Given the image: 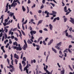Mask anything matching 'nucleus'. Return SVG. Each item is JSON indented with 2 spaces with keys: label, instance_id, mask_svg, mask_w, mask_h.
Wrapping results in <instances>:
<instances>
[{
  "label": "nucleus",
  "instance_id": "f257e3e1",
  "mask_svg": "<svg viewBox=\"0 0 74 74\" xmlns=\"http://www.w3.org/2000/svg\"><path fill=\"white\" fill-rule=\"evenodd\" d=\"M62 42H59L57 44V45L55 47L57 49H58V50H60V47L61 46L62 44Z\"/></svg>",
  "mask_w": 74,
  "mask_h": 74
},
{
  "label": "nucleus",
  "instance_id": "f03ea898",
  "mask_svg": "<svg viewBox=\"0 0 74 74\" xmlns=\"http://www.w3.org/2000/svg\"><path fill=\"white\" fill-rule=\"evenodd\" d=\"M9 4V3H7L6 5V8L5 9V12H6L8 11V5Z\"/></svg>",
  "mask_w": 74,
  "mask_h": 74
},
{
  "label": "nucleus",
  "instance_id": "7ed1b4c3",
  "mask_svg": "<svg viewBox=\"0 0 74 74\" xmlns=\"http://www.w3.org/2000/svg\"><path fill=\"white\" fill-rule=\"evenodd\" d=\"M17 5V3H14L13 2L11 5V7H15Z\"/></svg>",
  "mask_w": 74,
  "mask_h": 74
},
{
  "label": "nucleus",
  "instance_id": "20e7f679",
  "mask_svg": "<svg viewBox=\"0 0 74 74\" xmlns=\"http://www.w3.org/2000/svg\"><path fill=\"white\" fill-rule=\"evenodd\" d=\"M31 35H34L33 34H36V31H32L30 32Z\"/></svg>",
  "mask_w": 74,
  "mask_h": 74
},
{
  "label": "nucleus",
  "instance_id": "39448f33",
  "mask_svg": "<svg viewBox=\"0 0 74 74\" xmlns=\"http://www.w3.org/2000/svg\"><path fill=\"white\" fill-rule=\"evenodd\" d=\"M70 19L71 20H70V21L74 25V19L72 18L71 17Z\"/></svg>",
  "mask_w": 74,
  "mask_h": 74
},
{
  "label": "nucleus",
  "instance_id": "423d86ee",
  "mask_svg": "<svg viewBox=\"0 0 74 74\" xmlns=\"http://www.w3.org/2000/svg\"><path fill=\"white\" fill-rule=\"evenodd\" d=\"M27 48V45H24L23 47V49L24 50H26V48Z\"/></svg>",
  "mask_w": 74,
  "mask_h": 74
},
{
  "label": "nucleus",
  "instance_id": "0eeeda50",
  "mask_svg": "<svg viewBox=\"0 0 74 74\" xmlns=\"http://www.w3.org/2000/svg\"><path fill=\"white\" fill-rule=\"evenodd\" d=\"M14 58H16L17 59H19V56L16 54L15 53L14 55Z\"/></svg>",
  "mask_w": 74,
  "mask_h": 74
},
{
  "label": "nucleus",
  "instance_id": "6e6552de",
  "mask_svg": "<svg viewBox=\"0 0 74 74\" xmlns=\"http://www.w3.org/2000/svg\"><path fill=\"white\" fill-rule=\"evenodd\" d=\"M22 66L21 65V63H19V69L21 71H22L23 70H22Z\"/></svg>",
  "mask_w": 74,
  "mask_h": 74
},
{
  "label": "nucleus",
  "instance_id": "1a4fd4ad",
  "mask_svg": "<svg viewBox=\"0 0 74 74\" xmlns=\"http://www.w3.org/2000/svg\"><path fill=\"white\" fill-rule=\"evenodd\" d=\"M65 17H66V16H64L62 17V18H64V22H66V21H67V18H66Z\"/></svg>",
  "mask_w": 74,
  "mask_h": 74
},
{
  "label": "nucleus",
  "instance_id": "9d476101",
  "mask_svg": "<svg viewBox=\"0 0 74 74\" xmlns=\"http://www.w3.org/2000/svg\"><path fill=\"white\" fill-rule=\"evenodd\" d=\"M52 13H50V15H54V14H56L57 12H55L54 11H52Z\"/></svg>",
  "mask_w": 74,
  "mask_h": 74
},
{
  "label": "nucleus",
  "instance_id": "9b49d317",
  "mask_svg": "<svg viewBox=\"0 0 74 74\" xmlns=\"http://www.w3.org/2000/svg\"><path fill=\"white\" fill-rule=\"evenodd\" d=\"M53 39L51 40H50L49 42L48 43V45H51V44H52V43L53 42Z\"/></svg>",
  "mask_w": 74,
  "mask_h": 74
},
{
  "label": "nucleus",
  "instance_id": "f8f14e48",
  "mask_svg": "<svg viewBox=\"0 0 74 74\" xmlns=\"http://www.w3.org/2000/svg\"><path fill=\"white\" fill-rule=\"evenodd\" d=\"M49 26L50 27L49 29L51 30H52V28H53V26L50 24L49 25Z\"/></svg>",
  "mask_w": 74,
  "mask_h": 74
},
{
  "label": "nucleus",
  "instance_id": "ddd939ff",
  "mask_svg": "<svg viewBox=\"0 0 74 74\" xmlns=\"http://www.w3.org/2000/svg\"><path fill=\"white\" fill-rule=\"evenodd\" d=\"M42 21H43V20H40L38 22V23L37 24V26H38L39 25V24H40V23H41L42 22Z\"/></svg>",
  "mask_w": 74,
  "mask_h": 74
},
{
  "label": "nucleus",
  "instance_id": "4468645a",
  "mask_svg": "<svg viewBox=\"0 0 74 74\" xmlns=\"http://www.w3.org/2000/svg\"><path fill=\"white\" fill-rule=\"evenodd\" d=\"M22 48L21 47H17V51H21Z\"/></svg>",
  "mask_w": 74,
  "mask_h": 74
},
{
  "label": "nucleus",
  "instance_id": "2eb2a0df",
  "mask_svg": "<svg viewBox=\"0 0 74 74\" xmlns=\"http://www.w3.org/2000/svg\"><path fill=\"white\" fill-rule=\"evenodd\" d=\"M64 12H68V10H67V7L66 6H65V7H64Z\"/></svg>",
  "mask_w": 74,
  "mask_h": 74
},
{
  "label": "nucleus",
  "instance_id": "dca6fc26",
  "mask_svg": "<svg viewBox=\"0 0 74 74\" xmlns=\"http://www.w3.org/2000/svg\"><path fill=\"white\" fill-rule=\"evenodd\" d=\"M52 49L53 51H54V52H55V53H57V51H56V49H54L52 47Z\"/></svg>",
  "mask_w": 74,
  "mask_h": 74
},
{
  "label": "nucleus",
  "instance_id": "f3484780",
  "mask_svg": "<svg viewBox=\"0 0 74 74\" xmlns=\"http://www.w3.org/2000/svg\"><path fill=\"white\" fill-rule=\"evenodd\" d=\"M44 69L45 71H46V73H47L49 72V71H48L46 69V68L45 66H44Z\"/></svg>",
  "mask_w": 74,
  "mask_h": 74
},
{
  "label": "nucleus",
  "instance_id": "a211bd4d",
  "mask_svg": "<svg viewBox=\"0 0 74 74\" xmlns=\"http://www.w3.org/2000/svg\"><path fill=\"white\" fill-rule=\"evenodd\" d=\"M27 42L28 44H32V42L30 41V40L28 39L27 41Z\"/></svg>",
  "mask_w": 74,
  "mask_h": 74
},
{
  "label": "nucleus",
  "instance_id": "6ab92c4d",
  "mask_svg": "<svg viewBox=\"0 0 74 74\" xmlns=\"http://www.w3.org/2000/svg\"><path fill=\"white\" fill-rule=\"evenodd\" d=\"M14 13L10 12V14L9 15V16H12L13 15H14Z\"/></svg>",
  "mask_w": 74,
  "mask_h": 74
},
{
  "label": "nucleus",
  "instance_id": "aec40b11",
  "mask_svg": "<svg viewBox=\"0 0 74 74\" xmlns=\"http://www.w3.org/2000/svg\"><path fill=\"white\" fill-rule=\"evenodd\" d=\"M22 8L24 12L26 11V9H25V7H24V6H22Z\"/></svg>",
  "mask_w": 74,
  "mask_h": 74
},
{
  "label": "nucleus",
  "instance_id": "412c9836",
  "mask_svg": "<svg viewBox=\"0 0 74 74\" xmlns=\"http://www.w3.org/2000/svg\"><path fill=\"white\" fill-rule=\"evenodd\" d=\"M22 64H23V66H25L26 64V63H25V62L24 61V60H23L22 61Z\"/></svg>",
  "mask_w": 74,
  "mask_h": 74
},
{
  "label": "nucleus",
  "instance_id": "4be33fe9",
  "mask_svg": "<svg viewBox=\"0 0 74 74\" xmlns=\"http://www.w3.org/2000/svg\"><path fill=\"white\" fill-rule=\"evenodd\" d=\"M42 37H40L39 38L38 40V42H39V41H40V40H42Z\"/></svg>",
  "mask_w": 74,
  "mask_h": 74
},
{
  "label": "nucleus",
  "instance_id": "5701e85b",
  "mask_svg": "<svg viewBox=\"0 0 74 74\" xmlns=\"http://www.w3.org/2000/svg\"><path fill=\"white\" fill-rule=\"evenodd\" d=\"M68 37L69 38H73V36H72V35H69Z\"/></svg>",
  "mask_w": 74,
  "mask_h": 74
},
{
  "label": "nucleus",
  "instance_id": "b1692460",
  "mask_svg": "<svg viewBox=\"0 0 74 74\" xmlns=\"http://www.w3.org/2000/svg\"><path fill=\"white\" fill-rule=\"evenodd\" d=\"M61 74H64V70H63L61 71Z\"/></svg>",
  "mask_w": 74,
  "mask_h": 74
},
{
  "label": "nucleus",
  "instance_id": "393cba45",
  "mask_svg": "<svg viewBox=\"0 0 74 74\" xmlns=\"http://www.w3.org/2000/svg\"><path fill=\"white\" fill-rule=\"evenodd\" d=\"M13 71H14V68H13L12 69H11L10 70V71L11 73H13Z\"/></svg>",
  "mask_w": 74,
  "mask_h": 74
},
{
  "label": "nucleus",
  "instance_id": "a878e982",
  "mask_svg": "<svg viewBox=\"0 0 74 74\" xmlns=\"http://www.w3.org/2000/svg\"><path fill=\"white\" fill-rule=\"evenodd\" d=\"M68 31V29H66V30L63 32V33H67V32Z\"/></svg>",
  "mask_w": 74,
  "mask_h": 74
},
{
  "label": "nucleus",
  "instance_id": "bb28decb",
  "mask_svg": "<svg viewBox=\"0 0 74 74\" xmlns=\"http://www.w3.org/2000/svg\"><path fill=\"white\" fill-rule=\"evenodd\" d=\"M15 63H16V64H17V63L18 62V60H17V59H16L15 60Z\"/></svg>",
  "mask_w": 74,
  "mask_h": 74
},
{
  "label": "nucleus",
  "instance_id": "cd10ccee",
  "mask_svg": "<svg viewBox=\"0 0 74 74\" xmlns=\"http://www.w3.org/2000/svg\"><path fill=\"white\" fill-rule=\"evenodd\" d=\"M27 13L28 14V13H29V8H28V6H27Z\"/></svg>",
  "mask_w": 74,
  "mask_h": 74
},
{
  "label": "nucleus",
  "instance_id": "c85d7f7f",
  "mask_svg": "<svg viewBox=\"0 0 74 74\" xmlns=\"http://www.w3.org/2000/svg\"><path fill=\"white\" fill-rule=\"evenodd\" d=\"M17 29H18L17 28H14L12 30L13 32H15V31H16V30H17Z\"/></svg>",
  "mask_w": 74,
  "mask_h": 74
},
{
  "label": "nucleus",
  "instance_id": "c756f323",
  "mask_svg": "<svg viewBox=\"0 0 74 74\" xmlns=\"http://www.w3.org/2000/svg\"><path fill=\"white\" fill-rule=\"evenodd\" d=\"M48 56H47L46 57V62H47V60H48Z\"/></svg>",
  "mask_w": 74,
  "mask_h": 74
},
{
  "label": "nucleus",
  "instance_id": "7c9ffc66",
  "mask_svg": "<svg viewBox=\"0 0 74 74\" xmlns=\"http://www.w3.org/2000/svg\"><path fill=\"white\" fill-rule=\"evenodd\" d=\"M21 32L23 34L24 36H25V33L24 32H23V31L22 30H21Z\"/></svg>",
  "mask_w": 74,
  "mask_h": 74
},
{
  "label": "nucleus",
  "instance_id": "2f4dec72",
  "mask_svg": "<svg viewBox=\"0 0 74 74\" xmlns=\"http://www.w3.org/2000/svg\"><path fill=\"white\" fill-rule=\"evenodd\" d=\"M69 69H70V70H71V71H73V69L72 68H71V67L69 65Z\"/></svg>",
  "mask_w": 74,
  "mask_h": 74
},
{
  "label": "nucleus",
  "instance_id": "473e14b6",
  "mask_svg": "<svg viewBox=\"0 0 74 74\" xmlns=\"http://www.w3.org/2000/svg\"><path fill=\"white\" fill-rule=\"evenodd\" d=\"M23 23H22V28H23V30H25V27H24V26H23Z\"/></svg>",
  "mask_w": 74,
  "mask_h": 74
},
{
  "label": "nucleus",
  "instance_id": "72a5a7b5",
  "mask_svg": "<svg viewBox=\"0 0 74 74\" xmlns=\"http://www.w3.org/2000/svg\"><path fill=\"white\" fill-rule=\"evenodd\" d=\"M23 53H22L21 55V59H22V58H23Z\"/></svg>",
  "mask_w": 74,
  "mask_h": 74
},
{
  "label": "nucleus",
  "instance_id": "f704fd0d",
  "mask_svg": "<svg viewBox=\"0 0 74 74\" xmlns=\"http://www.w3.org/2000/svg\"><path fill=\"white\" fill-rule=\"evenodd\" d=\"M23 60L25 61V62L26 61V58L25 57H24L23 58Z\"/></svg>",
  "mask_w": 74,
  "mask_h": 74
},
{
  "label": "nucleus",
  "instance_id": "c9c22d12",
  "mask_svg": "<svg viewBox=\"0 0 74 74\" xmlns=\"http://www.w3.org/2000/svg\"><path fill=\"white\" fill-rule=\"evenodd\" d=\"M67 49H66L64 51V52H68V51H67Z\"/></svg>",
  "mask_w": 74,
  "mask_h": 74
},
{
  "label": "nucleus",
  "instance_id": "e433bc0d",
  "mask_svg": "<svg viewBox=\"0 0 74 74\" xmlns=\"http://www.w3.org/2000/svg\"><path fill=\"white\" fill-rule=\"evenodd\" d=\"M19 0H14L13 1V3H16V2H18V1Z\"/></svg>",
  "mask_w": 74,
  "mask_h": 74
},
{
  "label": "nucleus",
  "instance_id": "4c0bfd02",
  "mask_svg": "<svg viewBox=\"0 0 74 74\" xmlns=\"http://www.w3.org/2000/svg\"><path fill=\"white\" fill-rule=\"evenodd\" d=\"M10 22H11V21H9L7 23V25H10Z\"/></svg>",
  "mask_w": 74,
  "mask_h": 74
},
{
  "label": "nucleus",
  "instance_id": "58836bf2",
  "mask_svg": "<svg viewBox=\"0 0 74 74\" xmlns=\"http://www.w3.org/2000/svg\"><path fill=\"white\" fill-rule=\"evenodd\" d=\"M5 23H3V24L4 26H6V25H7V24L6 23V22H5Z\"/></svg>",
  "mask_w": 74,
  "mask_h": 74
},
{
  "label": "nucleus",
  "instance_id": "ea45409f",
  "mask_svg": "<svg viewBox=\"0 0 74 74\" xmlns=\"http://www.w3.org/2000/svg\"><path fill=\"white\" fill-rule=\"evenodd\" d=\"M42 3L43 4H45V0H42Z\"/></svg>",
  "mask_w": 74,
  "mask_h": 74
},
{
  "label": "nucleus",
  "instance_id": "a19ab883",
  "mask_svg": "<svg viewBox=\"0 0 74 74\" xmlns=\"http://www.w3.org/2000/svg\"><path fill=\"white\" fill-rule=\"evenodd\" d=\"M56 18H55L54 19L53 22H56Z\"/></svg>",
  "mask_w": 74,
  "mask_h": 74
},
{
  "label": "nucleus",
  "instance_id": "79ce46f5",
  "mask_svg": "<svg viewBox=\"0 0 74 74\" xmlns=\"http://www.w3.org/2000/svg\"><path fill=\"white\" fill-rule=\"evenodd\" d=\"M50 4H51L53 7H55V4L51 3H50Z\"/></svg>",
  "mask_w": 74,
  "mask_h": 74
},
{
  "label": "nucleus",
  "instance_id": "37998d69",
  "mask_svg": "<svg viewBox=\"0 0 74 74\" xmlns=\"http://www.w3.org/2000/svg\"><path fill=\"white\" fill-rule=\"evenodd\" d=\"M42 12V11L41 10H38V13H39V14H41Z\"/></svg>",
  "mask_w": 74,
  "mask_h": 74
},
{
  "label": "nucleus",
  "instance_id": "c03bdc74",
  "mask_svg": "<svg viewBox=\"0 0 74 74\" xmlns=\"http://www.w3.org/2000/svg\"><path fill=\"white\" fill-rule=\"evenodd\" d=\"M9 44H12V41H11V39H9Z\"/></svg>",
  "mask_w": 74,
  "mask_h": 74
},
{
  "label": "nucleus",
  "instance_id": "a18cd8bd",
  "mask_svg": "<svg viewBox=\"0 0 74 74\" xmlns=\"http://www.w3.org/2000/svg\"><path fill=\"white\" fill-rule=\"evenodd\" d=\"M69 30L71 32L72 31V27H71L69 29Z\"/></svg>",
  "mask_w": 74,
  "mask_h": 74
},
{
  "label": "nucleus",
  "instance_id": "49530a36",
  "mask_svg": "<svg viewBox=\"0 0 74 74\" xmlns=\"http://www.w3.org/2000/svg\"><path fill=\"white\" fill-rule=\"evenodd\" d=\"M7 61L8 62V64H9L10 63V60L9 59H8V58L7 59Z\"/></svg>",
  "mask_w": 74,
  "mask_h": 74
},
{
  "label": "nucleus",
  "instance_id": "de8ad7c7",
  "mask_svg": "<svg viewBox=\"0 0 74 74\" xmlns=\"http://www.w3.org/2000/svg\"><path fill=\"white\" fill-rule=\"evenodd\" d=\"M5 39H7V35L6 34H5Z\"/></svg>",
  "mask_w": 74,
  "mask_h": 74
},
{
  "label": "nucleus",
  "instance_id": "09e8293b",
  "mask_svg": "<svg viewBox=\"0 0 74 74\" xmlns=\"http://www.w3.org/2000/svg\"><path fill=\"white\" fill-rule=\"evenodd\" d=\"M56 18V20H57V21H59L60 18H59V17H57V18Z\"/></svg>",
  "mask_w": 74,
  "mask_h": 74
},
{
  "label": "nucleus",
  "instance_id": "8fccbe9b",
  "mask_svg": "<svg viewBox=\"0 0 74 74\" xmlns=\"http://www.w3.org/2000/svg\"><path fill=\"white\" fill-rule=\"evenodd\" d=\"M43 44H44V45H46V43H45V40H44L43 41Z\"/></svg>",
  "mask_w": 74,
  "mask_h": 74
},
{
  "label": "nucleus",
  "instance_id": "3c124183",
  "mask_svg": "<svg viewBox=\"0 0 74 74\" xmlns=\"http://www.w3.org/2000/svg\"><path fill=\"white\" fill-rule=\"evenodd\" d=\"M3 36V33L2 32H1V34H0V37H1Z\"/></svg>",
  "mask_w": 74,
  "mask_h": 74
},
{
  "label": "nucleus",
  "instance_id": "603ef678",
  "mask_svg": "<svg viewBox=\"0 0 74 74\" xmlns=\"http://www.w3.org/2000/svg\"><path fill=\"white\" fill-rule=\"evenodd\" d=\"M70 12H67L66 14V15H69V13H70Z\"/></svg>",
  "mask_w": 74,
  "mask_h": 74
},
{
  "label": "nucleus",
  "instance_id": "864d4df0",
  "mask_svg": "<svg viewBox=\"0 0 74 74\" xmlns=\"http://www.w3.org/2000/svg\"><path fill=\"white\" fill-rule=\"evenodd\" d=\"M59 53L60 55H62V51L60 50L59 51Z\"/></svg>",
  "mask_w": 74,
  "mask_h": 74
},
{
  "label": "nucleus",
  "instance_id": "5fc2aeb1",
  "mask_svg": "<svg viewBox=\"0 0 74 74\" xmlns=\"http://www.w3.org/2000/svg\"><path fill=\"white\" fill-rule=\"evenodd\" d=\"M24 42L25 44V45H27V42H26V40H24Z\"/></svg>",
  "mask_w": 74,
  "mask_h": 74
},
{
  "label": "nucleus",
  "instance_id": "6e6d98bb",
  "mask_svg": "<svg viewBox=\"0 0 74 74\" xmlns=\"http://www.w3.org/2000/svg\"><path fill=\"white\" fill-rule=\"evenodd\" d=\"M65 34L66 37H68V36H69V34H68V32L66 33Z\"/></svg>",
  "mask_w": 74,
  "mask_h": 74
},
{
  "label": "nucleus",
  "instance_id": "4d7b16f0",
  "mask_svg": "<svg viewBox=\"0 0 74 74\" xmlns=\"http://www.w3.org/2000/svg\"><path fill=\"white\" fill-rule=\"evenodd\" d=\"M31 39H34V38L33 37V35H31Z\"/></svg>",
  "mask_w": 74,
  "mask_h": 74
},
{
  "label": "nucleus",
  "instance_id": "13d9d810",
  "mask_svg": "<svg viewBox=\"0 0 74 74\" xmlns=\"http://www.w3.org/2000/svg\"><path fill=\"white\" fill-rule=\"evenodd\" d=\"M27 70V68L26 67H25L24 68L23 71H25V70Z\"/></svg>",
  "mask_w": 74,
  "mask_h": 74
},
{
  "label": "nucleus",
  "instance_id": "bf43d9fd",
  "mask_svg": "<svg viewBox=\"0 0 74 74\" xmlns=\"http://www.w3.org/2000/svg\"><path fill=\"white\" fill-rule=\"evenodd\" d=\"M3 16H4V15H2L1 16V18H0V19H1V18H2V19H3Z\"/></svg>",
  "mask_w": 74,
  "mask_h": 74
},
{
  "label": "nucleus",
  "instance_id": "052dcab7",
  "mask_svg": "<svg viewBox=\"0 0 74 74\" xmlns=\"http://www.w3.org/2000/svg\"><path fill=\"white\" fill-rule=\"evenodd\" d=\"M7 58V55L6 54H5L4 55L5 59H6V58Z\"/></svg>",
  "mask_w": 74,
  "mask_h": 74
},
{
  "label": "nucleus",
  "instance_id": "680f3d73",
  "mask_svg": "<svg viewBox=\"0 0 74 74\" xmlns=\"http://www.w3.org/2000/svg\"><path fill=\"white\" fill-rule=\"evenodd\" d=\"M14 40L15 41H18V39L16 37L14 38Z\"/></svg>",
  "mask_w": 74,
  "mask_h": 74
},
{
  "label": "nucleus",
  "instance_id": "e2e57ef3",
  "mask_svg": "<svg viewBox=\"0 0 74 74\" xmlns=\"http://www.w3.org/2000/svg\"><path fill=\"white\" fill-rule=\"evenodd\" d=\"M31 3V1H30V0H28V1L27 2L28 4H30Z\"/></svg>",
  "mask_w": 74,
  "mask_h": 74
},
{
  "label": "nucleus",
  "instance_id": "0e129e2a",
  "mask_svg": "<svg viewBox=\"0 0 74 74\" xmlns=\"http://www.w3.org/2000/svg\"><path fill=\"white\" fill-rule=\"evenodd\" d=\"M27 20H26L24 23H24L23 25H24V24H26V23H27Z\"/></svg>",
  "mask_w": 74,
  "mask_h": 74
},
{
  "label": "nucleus",
  "instance_id": "69168bd1",
  "mask_svg": "<svg viewBox=\"0 0 74 74\" xmlns=\"http://www.w3.org/2000/svg\"><path fill=\"white\" fill-rule=\"evenodd\" d=\"M11 38L12 39H14V38H15L14 37V36H12L11 37Z\"/></svg>",
  "mask_w": 74,
  "mask_h": 74
},
{
  "label": "nucleus",
  "instance_id": "338daca9",
  "mask_svg": "<svg viewBox=\"0 0 74 74\" xmlns=\"http://www.w3.org/2000/svg\"><path fill=\"white\" fill-rule=\"evenodd\" d=\"M16 42L15 41V42H13V45H16Z\"/></svg>",
  "mask_w": 74,
  "mask_h": 74
},
{
  "label": "nucleus",
  "instance_id": "774afa93",
  "mask_svg": "<svg viewBox=\"0 0 74 74\" xmlns=\"http://www.w3.org/2000/svg\"><path fill=\"white\" fill-rule=\"evenodd\" d=\"M44 6L43 5H42L40 7V9H42V8H44Z\"/></svg>",
  "mask_w": 74,
  "mask_h": 74
}]
</instances>
